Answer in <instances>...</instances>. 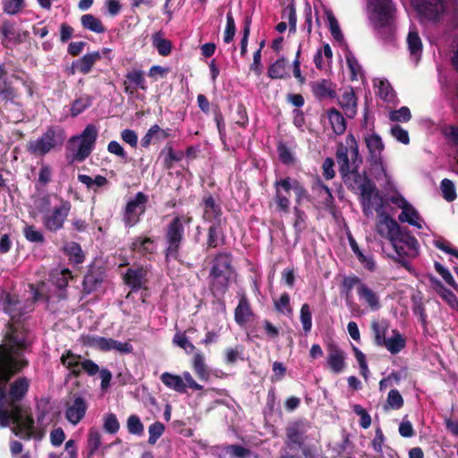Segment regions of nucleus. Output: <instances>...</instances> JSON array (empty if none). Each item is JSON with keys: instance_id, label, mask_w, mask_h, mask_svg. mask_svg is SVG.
<instances>
[{"instance_id": "1", "label": "nucleus", "mask_w": 458, "mask_h": 458, "mask_svg": "<svg viewBox=\"0 0 458 458\" xmlns=\"http://www.w3.org/2000/svg\"><path fill=\"white\" fill-rule=\"evenodd\" d=\"M4 310L11 320L0 344V427L6 428L12 423V432L20 438L41 439L43 431L36 428L30 408L21 403L29 391L30 380L19 377L9 385L11 378L30 364L25 353L30 352L32 341L29 329L21 320L27 313L25 303L18 296L8 293Z\"/></svg>"}, {"instance_id": "2", "label": "nucleus", "mask_w": 458, "mask_h": 458, "mask_svg": "<svg viewBox=\"0 0 458 458\" xmlns=\"http://www.w3.org/2000/svg\"><path fill=\"white\" fill-rule=\"evenodd\" d=\"M370 12V20L381 38L385 41L394 39L393 23L396 6L393 0H367Z\"/></svg>"}, {"instance_id": "3", "label": "nucleus", "mask_w": 458, "mask_h": 458, "mask_svg": "<svg viewBox=\"0 0 458 458\" xmlns=\"http://www.w3.org/2000/svg\"><path fill=\"white\" fill-rule=\"evenodd\" d=\"M275 189L274 201L276 206V210L284 214L290 211V191H293L295 196V206H300L304 200L311 201V197L309 194L305 186L297 179L286 176L284 178L276 179L273 184Z\"/></svg>"}, {"instance_id": "4", "label": "nucleus", "mask_w": 458, "mask_h": 458, "mask_svg": "<svg viewBox=\"0 0 458 458\" xmlns=\"http://www.w3.org/2000/svg\"><path fill=\"white\" fill-rule=\"evenodd\" d=\"M376 212L379 216L377 225V232L390 242L397 240L399 242L406 245L410 250H416L419 242L408 228L401 227L400 225L387 213L383 210V205L376 208Z\"/></svg>"}, {"instance_id": "5", "label": "nucleus", "mask_w": 458, "mask_h": 458, "mask_svg": "<svg viewBox=\"0 0 458 458\" xmlns=\"http://www.w3.org/2000/svg\"><path fill=\"white\" fill-rule=\"evenodd\" d=\"M233 256L230 252L220 251L213 259L209 273L210 290L216 294H225L229 287V281L233 272Z\"/></svg>"}, {"instance_id": "6", "label": "nucleus", "mask_w": 458, "mask_h": 458, "mask_svg": "<svg viewBox=\"0 0 458 458\" xmlns=\"http://www.w3.org/2000/svg\"><path fill=\"white\" fill-rule=\"evenodd\" d=\"M65 133L60 126H50L36 140H30L26 150L32 156L43 157L52 150L63 146Z\"/></svg>"}, {"instance_id": "7", "label": "nucleus", "mask_w": 458, "mask_h": 458, "mask_svg": "<svg viewBox=\"0 0 458 458\" xmlns=\"http://www.w3.org/2000/svg\"><path fill=\"white\" fill-rule=\"evenodd\" d=\"M164 239L165 242V259L168 262L170 259H177L184 240V226L180 216H175L166 225Z\"/></svg>"}, {"instance_id": "8", "label": "nucleus", "mask_w": 458, "mask_h": 458, "mask_svg": "<svg viewBox=\"0 0 458 458\" xmlns=\"http://www.w3.org/2000/svg\"><path fill=\"white\" fill-rule=\"evenodd\" d=\"M72 209V203L63 198H59V204L53 208L44 210L42 213V224L45 229L50 233H56L64 227V223Z\"/></svg>"}, {"instance_id": "9", "label": "nucleus", "mask_w": 458, "mask_h": 458, "mask_svg": "<svg viewBox=\"0 0 458 458\" xmlns=\"http://www.w3.org/2000/svg\"><path fill=\"white\" fill-rule=\"evenodd\" d=\"M336 162L339 165V173L347 188L355 191L363 184L364 177L359 172L360 166H351L350 160L346 157V149L341 148L338 153H335Z\"/></svg>"}, {"instance_id": "10", "label": "nucleus", "mask_w": 458, "mask_h": 458, "mask_svg": "<svg viewBox=\"0 0 458 458\" xmlns=\"http://www.w3.org/2000/svg\"><path fill=\"white\" fill-rule=\"evenodd\" d=\"M148 200V196L139 191L127 202L123 217L125 226L132 227L140 222V216L146 211Z\"/></svg>"}, {"instance_id": "11", "label": "nucleus", "mask_w": 458, "mask_h": 458, "mask_svg": "<svg viewBox=\"0 0 458 458\" xmlns=\"http://www.w3.org/2000/svg\"><path fill=\"white\" fill-rule=\"evenodd\" d=\"M360 204L364 216H369L372 214L373 199L376 201V207L383 204L382 197L376 189L375 183L365 174L363 184H360Z\"/></svg>"}, {"instance_id": "12", "label": "nucleus", "mask_w": 458, "mask_h": 458, "mask_svg": "<svg viewBox=\"0 0 458 458\" xmlns=\"http://www.w3.org/2000/svg\"><path fill=\"white\" fill-rule=\"evenodd\" d=\"M97 138V127L94 124H88L80 136L81 142L74 155V160L81 162L89 157L95 146Z\"/></svg>"}, {"instance_id": "13", "label": "nucleus", "mask_w": 458, "mask_h": 458, "mask_svg": "<svg viewBox=\"0 0 458 458\" xmlns=\"http://www.w3.org/2000/svg\"><path fill=\"white\" fill-rule=\"evenodd\" d=\"M88 404L79 393L72 394V400L66 403L65 418L72 425H77L85 416Z\"/></svg>"}, {"instance_id": "14", "label": "nucleus", "mask_w": 458, "mask_h": 458, "mask_svg": "<svg viewBox=\"0 0 458 458\" xmlns=\"http://www.w3.org/2000/svg\"><path fill=\"white\" fill-rule=\"evenodd\" d=\"M411 3L421 16L433 21L445 11L444 0H411Z\"/></svg>"}, {"instance_id": "15", "label": "nucleus", "mask_w": 458, "mask_h": 458, "mask_svg": "<svg viewBox=\"0 0 458 458\" xmlns=\"http://www.w3.org/2000/svg\"><path fill=\"white\" fill-rule=\"evenodd\" d=\"M310 427L309 422L304 420H299L291 423L285 428L286 445L291 446L302 447L307 439V429Z\"/></svg>"}, {"instance_id": "16", "label": "nucleus", "mask_w": 458, "mask_h": 458, "mask_svg": "<svg viewBox=\"0 0 458 458\" xmlns=\"http://www.w3.org/2000/svg\"><path fill=\"white\" fill-rule=\"evenodd\" d=\"M200 206L203 208L202 219L205 222L223 223V210L220 204L216 200L211 193H207L201 199ZM225 218H224V224H225Z\"/></svg>"}, {"instance_id": "17", "label": "nucleus", "mask_w": 458, "mask_h": 458, "mask_svg": "<svg viewBox=\"0 0 458 458\" xmlns=\"http://www.w3.org/2000/svg\"><path fill=\"white\" fill-rule=\"evenodd\" d=\"M238 304L234 309V320L239 326H243L254 319L255 313L252 310L250 301L244 291L237 293Z\"/></svg>"}, {"instance_id": "18", "label": "nucleus", "mask_w": 458, "mask_h": 458, "mask_svg": "<svg viewBox=\"0 0 458 458\" xmlns=\"http://www.w3.org/2000/svg\"><path fill=\"white\" fill-rule=\"evenodd\" d=\"M105 278V269L102 267L90 266L82 281V292L90 294L96 292Z\"/></svg>"}, {"instance_id": "19", "label": "nucleus", "mask_w": 458, "mask_h": 458, "mask_svg": "<svg viewBox=\"0 0 458 458\" xmlns=\"http://www.w3.org/2000/svg\"><path fill=\"white\" fill-rule=\"evenodd\" d=\"M357 295L359 300L371 311H377L381 309L380 295L377 291L364 283L357 287Z\"/></svg>"}, {"instance_id": "20", "label": "nucleus", "mask_w": 458, "mask_h": 458, "mask_svg": "<svg viewBox=\"0 0 458 458\" xmlns=\"http://www.w3.org/2000/svg\"><path fill=\"white\" fill-rule=\"evenodd\" d=\"M147 90V81L144 77V72L139 69H133L125 74L123 81V90L126 94L133 96L137 89Z\"/></svg>"}, {"instance_id": "21", "label": "nucleus", "mask_w": 458, "mask_h": 458, "mask_svg": "<svg viewBox=\"0 0 458 458\" xmlns=\"http://www.w3.org/2000/svg\"><path fill=\"white\" fill-rule=\"evenodd\" d=\"M129 249L131 252L150 259L157 250V245L152 238L140 235L131 240Z\"/></svg>"}, {"instance_id": "22", "label": "nucleus", "mask_w": 458, "mask_h": 458, "mask_svg": "<svg viewBox=\"0 0 458 458\" xmlns=\"http://www.w3.org/2000/svg\"><path fill=\"white\" fill-rule=\"evenodd\" d=\"M226 236L223 227V223H212L207 229V239L205 242V249L207 250L216 249L225 244Z\"/></svg>"}, {"instance_id": "23", "label": "nucleus", "mask_w": 458, "mask_h": 458, "mask_svg": "<svg viewBox=\"0 0 458 458\" xmlns=\"http://www.w3.org/2000/svg\"><path fill=\"white\" fill-rule=\"evenodd\" d=\"M310 86L313 96L319 101L326 98L334 99L337 97L335 90L336 85L329 80L321 79L312 81Z\"/></svg>"}, {"instance_id": "24", "label": "nucleus", "mask_w": 458, "mask_h": 458, "mask_svg": "<svg viewBox=\"0 0 458 458\" xmlns=\"http://www.w3.org/2000/svg\"><path fill=\"white\" fill-rule=\"evenodd\" d=\"M327 365L330 370L338 374L345 368V352L335 344L327 346Z\"/></svg>"}, {"instance_id": "25", "label": "nucleus", "mask_w": 458, "mask_h": 458, "mask_svg": "<svg viewBox=\"0 0 458 458\" xmlns=\"http://www.w3.org/2000/svg\"><path fill=\"white\" fill-rule=\"evenodd\" d=\"M346 145L343 143H339L337 145L336 152L341 149V148H344V149H346V157L350 160L351 166H360L363 160L359 152V145L358 142L353 136V134L349 133L345 138Z\"/></svg>"}, {"instance_id": "26", "label": "nucleus", "mask_w": 458, "mask_h": 458, "mask_svg": "<svg viewBox=\"0 0 458 458\" xmlns=\"http://www.w3.org/2000/svg\"><path fill=\"white\" fill-rule=\"evenodd\" d=\"M147 270L142 267L129 268L123 276L125 284L131 287V292H137L147 282Z\"/></svg>"}, {"instance_id": "27", "label": "nucleus", "mask_w": 458, "mask_h": 458, "mask_svg": "<svg viewBox=\"0 0 458 458\" xmlns=\"http://www.w3.org/2000/svg\"><path fill=\"white\" fill-rule=\"evenodd\" d=\"M191 367L200 380L208 381L209 379L210 372L205 362V355L200 351L194 352L191 359Z\"/></svg>"}, {"instance_id": "28", "label": "nucleus", "mask_w": 458, "mask_h": 458, "mask_svg": "<svg viewBox=\"0 0 458 458\" xmlns=\"http://www.w3.org/2000/svg\"><path fill=\"white\" fill-rule=\"evenodd\" d=\"M101 59V54L98 51L88 53L82 57L74 61L77 71L82 74H89L95 64Z\"/></svg>"}, {"instance_id": "29", "label": "nucleus", "mask_w": 458, "mask_h": 458, "mask_svg": "<svg viewBox=\"0 0 458 458\" xmlns=\"http://www.w3.org/2000/svg\"><path fill=\"white\" fill-rule=\"evenodd\" d=\"M161 382L169 389L180 394L186 393V385L181 376L170 372H164L160 376Z\"/></svg>"}, {"instance_id": "30", "label": "nucleus", "mask_w": 458, "mask_h": 458, "mask_svg": "<svg viewBox=\"0 0 458 458\" xmlns=\"http://www.w3.org/2000/svg\"><path fill=\"white\" fill-rule=\"evenodd\" d=\"M81 342L84 346L93 348L100 352H109V338L99 335H83L81 337Z\"/></svg>"}, {"instance_id": "31", "label": "nucleus", "mask_w": 458, "mask_h": 458, "mask_svg": "<svg viewBox=\"0 0 458 458\" xmlns=\"http://www.w3.org/2000/svg\"><path fill=\"white\" fill-rule=\"evenodd\" d=\"M81 23L84 30L96 34H103L106 31L102 21L91 13L83 14L81 17Z\"/></svg>"}, {"instance_id": "32", "label": "nucleus", "mask_w": 458, "mask_h": 458, "mask_svg": "<svg viewBox=\"0 0 458 458\" xmlns=\"http://www.w3.org/2000/svg\"><path fill=\"white\" fill-rule=\"evenodd\" d=\"M365 143L371 158L375 161L380 159L381 153L385 148L381 137L376 133H372L365 137Z\"/></svg>"}, {"instance_id": "33", "label": "nucleus", "mask_w": 458, "mask_h": 458, "mask_svg": "<svg viewBox=\"0 0 458 458\" xmlns=\"http://www.w3.org/2000/svg\"><path fill=\"white\" fill-rule=\"evenodd\" d=\"M402 207V212L398 216V220L401 223L407 222L411 225H413L419 229L422 228L421 224L418 221L420 219L419 212L411 205L403 204Z\"/></svg>"}, {"instance_id": "34", "label": "nucleus", "mask_w": 458, "mask_h": 458, "mask_svg": "<svg viewBox=\"0 0 458 458\" xmlns=\"http://www.w3.org/2000/svg\"><path fill=\"white\" fill-rule=\"evenodd\" d=\"M362 280L357 276H344L341 282V292L346 296V303L349 307L357 306L353 301H348V298L352 295V289L356 286L360 287L362 284Z\"/></svg>"}, {"instance_id": "35", "label": "nucleus", "mask_w": 458, "mask_h": 458, "mask_svg": "<svg viewBox=\"0 0 458 458\" xmlns=\"http://www.w3.org/2000/svg\"><path fill=\"white\" fill-rule=\"evenodd\" d=\"M391 354H397L406 346V340L398 330H393V336L386 338L383 344Z\"/></svg>"}, {"instance_id": "36", "label": "nucleus", "mask_w": 458, "mask_h": 458, "mask_svg": "<svg viewBox=\"0 0 458 458\" xmlns=\"http://www.w3.org/2000/svg\"><path fill=\"white\" fill-rule=\"evenodd\" d=\"M327 116L334 132L337 135L344 134L346 130V122L341 112L332 107L327 111Z\"/></svg>"}, {"instance_id": "37", "label": "nucleus", "mask_w": 458, "mask_h": 458, "mask_svg": "<svg viewBox=\"0 0 458 458\" xmlns=\"http://www.w3.org/2000/svg\"><path fill=\"white\" fill-rule=\"evenodd\" d=\"M64 252L68 257L69 260L74 265H79L84 262L85 254L78 242H70L64 247Z\"/></svg>"}, {"instance_id": "38", "label": "nucleus", "mask_w": 458, "mask_h": 458, "mask_svg": "<svg viewBox=\"0 0 458 458\" xmlns=\"http://www.w3.org/2000/svg\"><path fill=\"white\" fill-rule=\"evenodd\" d=\"M66 358H81V355L74 353L71 350H66L64 352L60 358V362L63 366H64L67 369L70 370L71 376L75 378H78L81 376V360L74 361L72 363L66 361Z\"/></svg>"}, {"instance_id": "39", "label": "nucleus", "mask_w": 458, "mask_h": 458, "mask_svg": "<svg viewBox=\"0 0 458 458\" xmlns=\"http://www.w3.org/2000/svg\"><path fill=\"white\" fill-rule=\"evenodd\" d=\"M66 358H81V355L74 353L71 350H66L64 352L60 358V362L63 366H64L67 369L70 370L71 376L75 378H78L81 376V360L74 361L72 363L66 361Z\"/></svg>"}, {"instance_id": "40", "label": "nucleus", "mask_w": 458, "mask_h": 458, "mask_svg": "<svg viewBox=\"0 0 458 458\" xmlns=\"http://www.w3.org/2000/svg\"><path fill=\"white\" fill-rule=\"evenodd\" d=\"M0 36L2 38V43L4 41H13L14 44L21 43L20 34L15 30V25L10 21H4L0 26Z\"/></svg>"}, {"instance_id": "41", "label": "nucleus", "mask_w": 458, "mask_h": 458, "mask_svg": "<svg viewBox=\"0 0 458 458\" xmlns=\"http://www.w3.org/2000/svg\"><path fill=\"white\" fill-rule=\"evenodd\" d=\"M165 153V156L163 160V166L166 170H170L174 167V164L175 162L181 161L184 157V152L182 151H175L173 146L168 143L165 145L164 149L161 151L160 155Z\"/></svg>"}, {"instance_id": "42", "label": "nucleus", "mask_w": 458, "mask_h": 458, "mask_svg": "<svg viewBox=\"0 0 458 458\" xmlns=\"http://www.w3.org/2000/svg\"><path fill=\"white\" fill-rule=\"evenodd\" d=\"M293 227L296 239H299L301 233L307 229L308 216L305 211L301 209L298 206L293 207Z\"/></svg>"}, {"instance_id": "43", "label": "nucleus", "mask_w": 458, "mask_h": 458, "mask_svg": "<svg viewBox=\"0 0 458 458\" xmlns=\"http://www.w3.org/2000/svg\"><path fill=\"white\" fill-rule=\"evenodd\" d=\"M312 191H316L318 196L322 197L325 195L324 198V204L327 208H331L334 206L335 203V198L332 194L331 190L327 185H326L321 179L318 176L316 181L312 184Z\"/></svg>"}, {"instance_id": "44", "label": "nucleus", "mask_w": 458, "mask_h": 458, "mask_svg": "<svg viewBox=\"0 0 458 458\" xmlns=\"http://www.w3.org/2000/svg\"><path fill=\"white\" fill-rule=\"evenodd\" d=\"M152 45L162 56H167L172 51V42L163 37L162 31L153 34Z\"/></svg>"}, {"instance_id": "45", "label": "nucleus", "mask_w": 458, "mask_h": 458, "mask_svg": "<svg viewBox=\"0 0 458 458\" xmlns=\"http://www.w3.org/2000/svg\"><path fill=\"white\" fill-rule=\"evenodd\" d=\"M286 60L284 57L277 59L267 69V76L273 80L285 79L289 77L286 71Z\"/></svg>"}, {"instance_id": "46", "label": "nucleus", "mask_w": 458, "mask_h": 458, "mask_svg": "<svg viewBox=\"0 0 458 458\" xmlns=\"http://www.w3.org/2000/svg\"><path fill=\"white\" fill-rule=\"evenodd\" d=\"M93 98L83 95L74 99L71 104L70 113L72 117H76L92 105Z\"/></svg>"}, {"instance_id": "47", "label": "nucleus", "mask_w": 458, "mask_h": 458, "mask_svg": "<svg viewBox=\"0 0 458 458\" xmlns=\"http://www.w3.org/2000/svg\"><path fill=\"white\" fill-rule=\"evenodd\" d=\"M404 405V399L397 389H391L384 404V410L386 411L389 410L397 411L403 408Z\"/></svg>"}, {"instance_id": "48", "label": "nucleus", "mask_w": 458, "mask_h": 458, "mask_svg": "<svg viewBox=\"0 0 458 458\" xmlns=\"http://www.w3.org/2000/svg\"><path fill=\"white\" fill-rule=\"evenodd\" d=\"M356 97L352 90L345 91L339 100L340 106L345 110L349 117L356 114Z\"/></svg>"}, {"instance_id": "49", "label": "nucleus", "mask_w": 458, "mask_h": 458, "mask_svg": "<svg viewBox=\"0 0 458 458\" xmlns=\"http://www.w3.org/2000/svg\"><path fill=\"white\" fill-rule=\"evenodd\" d=\"M72 278V272L68 268H63L60 273L54 278L55 285L61 291L59 297L66 298V287L69 280Z\"/></svg>"}, {"instance_id": "50", "label": "nucleus", "mask_w": 458, "mask_h": 458, "mask_svg": "<svg viewBox=\"0 0 458 458\" xmlns=\"http://www.w3.org/2000/svg\"><path fill=\"white\" fill-rule=\"evenodd\" d=\"M78 180L80 182L85 184L89 190H92L94 192H97V189H94V186L97 187H104L108 184V180L103 175H97L94 179L87 174H79Z\"/></svg>"}, {"instance_id": "51", "label": "nucleus", "mask_w": 458, "mask_h": 458, "mask_svg": "<svg viewBox=\"0 0 458 458\" xmlns=\"http://www.w3.org/2000/svg\"><path fill=\"white\" fill-rule=\"evenodd\" d=\"M274 307L280 314L286 316L293 315V308L291 306V299L288 293H283L279 299L274 300Z\"/></svg>"}, {"instance_id": "52", "label": "nucleus", "mask_w": 458, "mask_h": 458, "mask_svg": "<svg viewBox=\"0 0 458 458\" xmlns=\"http://www.w3.org/2000/svg\"><path fill=\"white\" fill-rule=\"evenodd\" d=\"M24 238L33 243L44 244L46 242L45 236L41 231L38 230L35 225H26L22 230Z\"/></svg>"}, {"instance_id": "53", "label": "nucleus", "mask_w": 458, "mask_h": 458, "mask_svg": "<svg viewBox=\"0 0 458 458\" xmlns=\"http://www.w3.org/2000/svg\"><path fill=\"white\" fill-rule=\"evenodd\" d=\"M408 49L411 55L417 57L422 52V41L417 31H410L407 36Z\"/></svg>"}, {"instance_id": "54", "label": "nucleus", "mask_w": 458, "mask_h": 458, "mask_svg": "<svg viewBox=\"0 0 458 458\" xmlns=\"http://www.w3.org/2000/svg\"><path fill=\"white\" fill-rule=\"evenodd\" d=\"M0 98L5 103L14 102L18 98L16 89L5 79L0 80Z\"/></svg>"}, {"instance_id": "55", "label": "nucleus", "mask_w": 458, "mask_h": 458, "mask_svg": "<svg viewBox=\"0 0 458 458\" xmlns=\"http://www.w3.org/2000/svg\"><path fill=\"white\" fill-rule=\"evenodd\" d=\"M101 445V434L94 429L90 428L88 436V454L87 458H91L94 456L95 453L98 451Z\"/></svg>"}, {"instance_id": "56", "label": "nucleus", "mask_w": 458, "mask_h": 458, "mask_svg": "<svg viewBox=\"0 0 458 458\" xmlns=\"http://www.w3.org/2000/svg\"><path fill=\"white\" fill-rule=\"evenodd\" d=\"M300 320L305 335H308L312 327V314L308 303H303L301 307Z\"/></svg>"}, {"instance_id": "57", "label": "nucleus", "mask_w": 458, "mask_h": 458, "mask_svg": "<svg viewBox=\"0 0 458 458\" xmlns=\"http://www.w3.org/2000/svg\"><path fill=\"white\" fill-rule=\"evenodd\" d=\"M128 432L135 436H142L144 433V425L140 417L136 414H131L127 419Z\"/></svg>"}, {"instance_id": "58", "label": "nucleus", "mask_w": 458, "mask_h": 458, "mask_svg": "<svg viewBox=\"0 0 458 458\" xmlns=\"http://www.w3.org/2000/svg\"><path fill=\"white\" fill-rule=\"evenodd\" d=\"M236 26L234 18L231 11H229L226 14V25L224 32V42L226 44L231 43L235 36Z\"/></svg>"}, {"instance_id": "59", "label": "nucleus", "mask_w": 458, "mask_h": 458, "mask_svg": "<svg viewBox=\"0 0 458 458\" xmlns=\"http://www.w3.org/2000/svg\"><path fill=\"white\" fill-rule=\"evenodd\" d=\"M225 451L231 458H248L251 454L249 448L240 445H228L225 447Z\"/></svg>"}, {"instance_id": "60", "label": "nucleus", "mask_w": 458, "mask_h": 458, "mask_svg": "<svg viewBox=\"0 0 458 458\" xmlns=\"http://www.w3.org/2000/svg\"><path fill=\"white\" fill-rule=\"evenodd\" d=\"M282 18L286 19L289 22L291 32L296 31L297 17L294 3H290L282 13Z\"/></svg>"}, {"instance_id": "61", "label": "nucleus", "mask_w": 458, "mask_h": 458, "mask_svg": "<svg viewBox=\"0 0 458 458\" xmlns=\"http://www.w3.org/2000/svg\"><path fill=\"white\" fill-rule=\"evenodd\" d=\"M279 160L286 165H291L294 163V157L289 148L282 141L278 142L276 146Z\"/></svg>"}, {"instance_id": "62", "label": "nucleus", "mask_w": 458, "mask_h": 458, "mask_svg": "<svg viewBox=\"0 0 458 458\" xmlns=\"http://www.w3.org/2000/svg\"><path fill=\"white\" fill-rule=\"evenodd\" d=\"M441 191H442L443 198L448 202L454 201L457 197L454 184L449 179L445 178L442 180Z\"/></svg>"}, {"instance_id": "63", "label": "nucleus", "mask_w": 458, "mask_h": 458, "mask_svg": "<svg viewBox=\"0 0 458 458\" xmlns=\"http://www.w3.org/2000/svg\"><path fill=\"white\" fill-rule=\"evenodd\" d=\"M165 425L160 421H156L148 427V443L149 445H155L159 437L165 432Z\"/></svg>"}, {"instance_id": "64", "label": "nucleus", "mask_w": 458, "mask_h": 458, "mask_svg": "<svg viewBox=\"0 0 458 458\" xmlns=\"http://www.w3.org/2000/svg\"><path fill=\"white\" fill-rule=\"evenodd\" d=\"M300 449L305 458H326L323 455L321 446L316 445H303Z\"/></svg>"}]
</instances>
